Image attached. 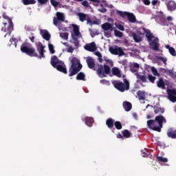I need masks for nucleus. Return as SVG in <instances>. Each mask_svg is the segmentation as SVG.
Listing matches in <instances>:
<instances>
[{
    "label": "nucleus",
    "mask_w": 176,
    "mask_h": 176,
    "mask_svg": "<svg viewBox=\"0 0 176 176\" xmlns=\"http://www.w3.org/2000/svg\"><path fill=\"white\" fill-rule=\"evenodd\" d=\"M36 50L34 47H31V43L28 42H23L21 45V52L22 53H25L27 56H30V57H36L37 58L41 59L45 58L46 56H45V53H46V50H45V45L42 44L41 42L36 43Z\"/></svg>",
    "instance_id": "nucleus-1"
},
{
    "label": "nucleus",
    "mask_w": 176,
    "mask_h": 176,
    "mask_svg": "<svg viewBox=\"0 0 176 176\" xmlns=\"http://www.w3.org/2000/svg\"><path fill=\"white\" fill-rule=\"evenodd\" d=\"M166 120L163 116H157L154 120H149L147 121V126L151 130L160 133L163 128V123H166Z\"/></svg>",
    "instance_id": "nucleus-2"
},
{
    "label": "nucleus",
    "mask_w": 176,
    "mask_h": 176,
    "mask_svg": "<svg viewBox=\"0 0 176 176\" xmlns=\"http://www.w3.org/2000/svg\"><path fill=\"white\" fill-rule=\"evenodd\" d=\"M70 63L72 64L69 69V76H74L80 72V69L83 68V65L80 63V60L76 57H72Z\"/></svg>",
    "instance_id": "nucleus-3"
},
{
    "label": "nucleus",
    "mask_w": 176,
    "mask_h": 176,
    "mask_svg": "<svg viewBox=\"0 0 176 176\" xmlns=\"http://www.w3.org/2000/svg\"><path fill=\"white\" fill-rule=\"evenodd\" d=\"M50 64L54 68H56L57 71H59V72H63V74H67V66H65L64 62L60 60L56 56H53L51 58Z\"/></svg>",
    "instance_id": "nucleus-4"
},
{
    "label": "nucleus",
    "mask_w": 176,
    "mask_h": 176,
    "mask_svg": "<svg viewBox=\"0 0 176 176\" xmlns=\"http://www.w3.org/2000/svg\"><path fill=\"white\" fill-rule=\"evenodd\" d=\"M2 16H3V19L8 21V24H9L6 29V25H8V23L6 22L3 23L4 26H3L1 29V31H2L3 32H7V34L4 35V38H6V36L10 35L12 34L13 30H14V28L13 26V21H12L10 17L6 15L5 12L3 13Z\"/></svg>",
    "instance_id": "nucleus-5"
},
{
    "label": "nucleus",
    "mask_w": 176,
    "mask_h": 176,
    "mask_svg": "<svg viewBox=\"0 0 176 176\" xmlns=\"http://www.w3.org/2000/svg\"><path fill=\"white\" fill-rule=\"evenodd\" d=\"M113 85L115 89H117V90L121 91V93L126 91V90H130V82L129 80H127V79H124V82L116 81L113 83Z\"/></svg>",
    "instance_id": "nucleus-6"
},
{
    "label": "nucleus",
    "mask_w": 176,
    "mask_h": 176,
    "mask_svg": "<svg viewBox=\"0 0 176 176\" xmlns=\"http://www.w3.org/2000/svg\"><path fill=\"white\" fill-rule=\"evenodd\" d=\"M97 74L99 76H101V78H105V76H107L106 75L111 74V67L107 65H104V67L100 65L97 69Z\"/></svg>",
    "instance_id": "nucleus-7"
},
{
    "label": "nucleus",
    "mask_w": 176,
    "mask_h": 176,
    "mask_svg": "<svg viewBox=\"0 0 176 176\" xmlns=\"http://www.w3.org/2000/svg\"><path fill=\"white\" fill-rule=\"evenodd\" d=\"M116 13L117 14H118V16H120V17H122V18H124L126 17V16H127L128 20L129 21H130V23H135V21H137V19H135V15H134V14L133 13L120 11V10H117Z\"/></svg>",
    "instance_id": "nucleus-8"
},
{
    "label": "nucleus",
    "mask_w": 176,
    "mask_h": 176,
    "mask_svg": "<svg viewBox=\"0 0 176 176\" xmlns=\"http://www.w3.org/2000/svg\"><path fill=\"white\" fill-rule=\"evenodd\" d=\"M109 50L110 53L111 54H114V56H119L120 57H122V56H124L125 54L124 51H123V49L120 47H110Z\"/></svg>",
    "instance_id": "nucleus-9"
},
{
    "label": "nucleus",
    "mask_w": 176,
    "mask_h": 176,
    "mask_svg": "<svg viewBox=\"0 0 176 176\" xmlns=\"http://www.w3.org/2000/svg\"><path fill=\"white\" fill-rule=\"evenodd\" d=\"M65 20V16L63 14V12H56V17H54L53 19V24L54 25H58V22L60 21V23L64 22Z\"/></svg>",
    "instance_id": "nucleus-10"
},
{
    "label": "nucleus",
    "mask_w": 176,
    "mask_h": 176,
    "mask_svg": "<svg viewBox=\"0 0 176 176\" xmlns=\"http://www.w3.org/2000/svg\"><path fill=\"white\" fill-rule=\"evenodd\" d=\"M168 98L171 102H176V89H167Z\"/></svg>",
    "instance_id": "nucleus-11"
},
{
    "label": "nucleus",
    "mask_w": 176,
    "mask_h": 176,
    "mask_svg": "<svg viewBox=\"0 0 176 176\" xmlns=\"http://www.w3.org/2000/svg\"><path fill=\"white\" fill-rule=\"evenodd\" d=\"M149 45L155 52L159 51L160 45L159 44V38L157 37H155L153 41L151 40L149 42Z\"/></svg>",
    "instance_id": "nucleus-12"
},
{
    "label": "nucleus",
    "mask_w": 176,
    "mask_h": 176,
    "mask_svg": "<svg viewBox=\"0 0 176 176\" xmlns=\"http://www.w3.org/2000/svg\"><path fill=\"white\" fill-rule=\"evenodd\" d=\"M85 50L87 52H96L97 50V46L96 45V43L92 42L89 44H86L84 47Z\"/></svg>",
    "instance_id": "nucleus-13"
},
{
    "label": "nucleus",
    "mask_w": 176,
    "mask_h": 176,
    "mask_svg": "<svg viewBox=\"0 0 176 176\" xmlns=\"http://www.w3.org/2000/svg\"><path fill=\"white\" fill-rule=\"evenodd\" d=\"M87 64L88 67L90 68V69H94V71H96V63L93 58H91V56H88L87 58Z\"/></svg>",
    "instance_id": "nucleus-14"
},
{
    "label": "nucleus",
    "mask_w": 176,
    "mask_h": 176,
    "mask_svg": "<svg viewBox=\"0 0 176 176\" xmlns=\"http://www.w3.org/2000/svg\"><path fill=\"white\" fill-rule=\"evenodd\" d=\"M40 34L41 36L45 39V41H50V38H52V36L50 35V33L46 30H41Z\"/></svg>",
    "instance_id": "nucleus-15"
},
{
    "label": "nucleus",
    "mask_w": 176,
    "mask_h": 176,
    "mask_svg": "<svg viewBox=\"0 0 176 176\" xmlns=\"http://www.w3.org/2000/svg\"><path fill=\"white\" fill-rule=\"evenodd\" d=\"M167 9L169 12H174L176 10V3L174 1H170L166 4Z\"/></svg>",
    "instance_id": "nucleus-16"
},
{
    "label": "nucleus",
    "mask_w": 176,
    "mask_h": 176,
    "mask_svg": "<svg viewBox=\"0 0 176 176\" xmlns=\"http://www.w3.org/2000/svg\"><path fill=\"white\" fill-rule=\"evenodd\" d=\"M102 28L104 31H113V25L107 22L102 25Z\"/></svg>",
    "instance_id": "nucleus-17"
},
{
    "label": "nucleus",
    "mask_w": 176,
    "mask_h": 176,
    "mask_svg": "<svg viewBox=\"0 0 176 176\" xmlns=\"http://www.w3.org/2000/svg\"><path fill=\"white\" fill-rule=\"evenodd\" d=\"M143 30H144V32L146 34V37L148 39V42H152V39L155 38L153 34H152L150 30H145V28H143Z\"/></svg>",
    "instance_id": "nucleus-18"
},
{
    "label": "nucleus",
    "mask_w": 176,
    "mask_h": 176,
    "mask_svg": "<svg viewBox=\"0 0 176 176\" xmlns=\"http://www.w3.org/2000/svg\"><path fill=\"white\" fill-rule=\"evenodd\" d=\"M77 16L79 20L81 21V23H83V21H87V17H89L87 14L85 13L79 12L77 14Z\"/></svg>",
    "instance_id": "nucleus-19"
},
{
    "label": "nucleus",
    "mask_w": 176,
    "mask_h": 176,
    "mask_svg": "<svg viewBox=\"0 0 176 176\" xmlns=\"http://www.w3.org/2000/svg\"><path fill=\"white\" fill-rule=\"evenodd\" d=\"M122 105L126 112H129V111H131V109L133 108L131 103L128 101L123 102Z\"/></svg>",
    "instance_id": "nucleus-20"
},
{
    "label": "nucleus",
    "mask_w": 176,
    "mask_h": 176,
    "mask_svg": "<svg viewBox=\"0 0 176 176\" xmlns=\"http://www.w3.org/2000/svg\"><path fill=\"white\" fill-rule=\"evenodd\" d=\"M157 87H160V89H166V83L164 82V80H163V78H159L158 81L157 82Z\"/></svg>",
    "instance_id": "nucleus-21"
},
{
    "label": "nucleus",
    "mask_w": 176,
    "mask_h": 176,
    "mask_svg": "<svg viewBox=\"0 0 176 176\" xmlns=\"http://www.w3.org/2000/svg\"><path fill=\"white\" fill-rule=\"evenodd\" d=\"M166 49L168 50V52L170 53V54H171V56H173V57H175L176 56V51L175 49L173 47H170V45H165Z\"/></svg>",
    "instance_id": "nucleus-22"
},
{
    "label": "nucleus",
    "mask_w": 176,
    "mask_h": 176,
    "mask_svg": "<svg viewBox=\"0 0 176 176\" xmlns=\"http://www.w3.org/2000/svg\"><path fill=\"white\" fill-rule=\"evenodd\" d=\"M87 24H89V25H98V24H100V20L96 19L95 21H91V19L90 18V16H87Z\"/></svg>",
    "instance_id": "nucleus-23"
},
{
    "label": "nucleus",
    "mask_w": 176,
    "mask_h": 176,
    "mask_svg": "<svg viewBox=\"0 0 176 176\" xmlns=\"http://www.w3.org/2000/svg\"><path fill=\"white\" fill-rule=\"evenodd\" d=\"M76 79L77 80H86V74L81 72L77 74Z\"/></svg>",
    "instance_id": "nucleus-24"
},
{
    "label": "nucleus",
    "mask_w": 176,
    "mask_h": 176,
    "mask_svg": "<svg viewBox=\"0 0 176 176\" xmlns=\"http://www.w3.org/2000/svg\"><path fill=\"white\" fill-rule=\"evenodd\" d=\"M74 36H79L80 35V32L79 31V26L78 25H72Z\"/></svg>",
    "instance_id": "nucleus-25"
},
{
    "label": "nucleus",
    "mask_w": 176,
    "mask_h": 176,
    "mask_svg": "<svg viewBox=\"0 0 176 176\" xmlns=\"http://www.w3.org/2000/svg\"><path fill=\"white\" fill-rule=\"evenodd\" d=\"M85 123L87 126H88L89 127H91V125L93 124V123H94V119L91 117H87L85 118Z\"/></svg>",
    "instance_id": "nucleus-26"
},
{
    "label": "nucleus",
    "mask_w": 176,
    "mask_h": 176,
    "mask_svg": "<svg viewBox=\"0 0 176 176\" xmlns=\"http://www.w3.org/2000/svg\"><path fill=\"white\" fill-rule=\"evenodd\" d=\"M113 123H114V120L112 118H109L106 121V125L107 126V127L109 129H112L113 127V126L115 124Z\"/></svg>",
    "instance_id": "nucleus-27"
},
{
    "label": "nucleus",
    "mask_w": 176,
    "mask_h": 176,
    "mask_svg": "<svg viewBox=\"0 0 176 176\" xmlns=\"http://www.w3.org/2000/svg\"><path fill=\"white\" fill-rule=\"evenodd\" d=\"M73 41H70L72 43H74V46L76 47H79V40L74 36V34H72Z\"/></svg>",
    "instance_id": "nucleus-28"
},
{
    "label": "nucleus",
    "mask_w": 176,
    "mask_h": 176,
    "mask_svg": "<svg viewBox=\"0 0 176 176\" xmlns=\"http://www.w3.org/2000/svg\"><path fill=\"white\" fill-rule=\"evenodd\" d=\"M168 137L170 138L175 139L176 138V131L169 130L167 132Z\"/></svg>",
    "instance_id": "nucleus-29"
},
{
    "label": "nucleus",
    "mask_w": 176,
    "mask_h": 176,
    "mask_svg": "<svg viewBox=\"0 0 176 176\" xmlns=\"http://www.w3.org/2000/svg\"><path fill=\"white\" fill-rule=\"evenodd\" d=\"M23 5H35L36 1L35 0H22Z\"/></svg>",
    "instance_id": "nucleus-30"
},
{
    "label": "nucleus",
    "mask_w": 176,
    "mask_h": 176,
    "mask_svg": "<svg viewBox=\"0 0 176 176\" xmlns=\"http://www.w3.org/2000/svg\"><path fill=\"white\" fill-rule=\"evenodd\" d=\"M112 74L115 75L116 76L120 77V70L118 67H113L112 69Z\"/></svg>",
    "instance_id": "nucleus-31"
},
{
    "label": "nucleus",
    "mask_w": 176,
    "mask_h": 176,
    "mask_svg": "<svg viewBox=\"0 0 176 176\" xmlns=\"http://www.w3.org/2000/svg\"><path fill=\"white\" fill-rule=\"evenodd\" d=\"M122 135L124 138H130V137H131V133H130L129 130L125 129L122 131Z\"/></svg>",
    "instance_id": "nucleus-32"
},
{
    "label": "nucleus",
    "mask_w": 176,
    "mask_h": 176,
    "mask_svg": "<svg viewBox=\"0 0 176 176\" xmlns=\"http://www.w3.org/2000/svg\"><path fill=\"white\" fill-rule=\"evenodd\" d=\"M137 94L139 97V100H145V92L142 91H138Z\"/></svg>",
    "instance_id": "nucleus-33"
},
{
    "label": "nucleus",
    "mask_w": 176,
    "mask_h": 176,
    "mask_svg": "<svg viewBox=\"0 0 176 176\" xmlns=\"http://www.w3.org/2000/svg\"><path fill=\"white\" fill-rule=\"evenodd\" d=\"M154 109L155 113H164V108L155 107Z\"/></svg>",
    "instance_id": "nucleus-34"
},
{
    "label": "nucleus",
    "mask_w": 176,
    "mask_h": 176,
    "mask_svg": "<svg viewBox=\"0 0 176 176\" xmlns=\"http://www.w3.org/2000/svg\"><path fill=\"white\" fill-rule=\"evenodd\" d=\"M133 40L135 41V42H136L137 43H138V42H141L142 41V38H141V37L135 33L133 34Z\"/></svg>",
    "instance_id": "nucleus-35"
},
{
    "label": "nucleus",
    "mask_w": 176,
    "mask_h": 176,
    "mask_svg": "<svg viewBox=\"0 0 176 176\" xmlns=\"http://www.w3.org/2000/svg\"><path fill=\"white\" fill-rule=\"evenodd\" d=\"M157 162H160L161 163H167V162H168V159H167L166 157H163L162 156H157Z\"/></svg>",
    "instance_id": "nucleus-36"
},
{
    "label": "nucleus",
    "mask_w": 176,
    "mask_h": 176,
    "mask_svg": "<svg viewBox=\"0 0 176 176\" xmlns=\"http://www.w3.org/2000/svg\"><path fill=\"white\" fill-rule=\"evenodd\" d=\"M136 76H137V78L140 79V80L143 82V83L146 82V77L145 76L140 75V74H137Z\"/></svg>",
    "instance_id": "nucleus-37"
},
{
    "label": "nucleus",
    "mask_w": 176,
    "mask_h": 176,
    "mask_svg": "<svg viewBox=\"0 0 176 176\" xmlns=\"http://www.w3.org/2000/svg\"><path fill=\"white\" fill-rule=\"evenodd\" d=\"M68 36H69V34L67 32L60 33V38H62L65 41H68Z\"/></svg>",
    "instance_id": "nucleus-38"
},
{
    "label": "nucleus",
    "mask_w": 176,
    "mask_h": 176,
    "mask_svg": "<svg viewBox=\"0 0 176 176\" xmlns=\"http://www.w3.org/2000/svg\"><path fill=\"white\" fill-rule=\"evenodd\" d=\"M114 126L117 130H122V123L119 121H116L114 122Z\"/></svg>",
    "instance_id": "nucleus-39"
},
{
    "label": "nucleus",
    "mask_w": 176,
    "mask_h": 176,
    "mask_svg": "<svg viewBox=\"0 0 176 176\" xmlns=\"http://www.w3.org/2000/svg\"><path fill=\"white\" fill-rule=\"evenodd\" d=\"M114 34L116 36H118V38H122L123 37V33L118 30H114Z\"/></svg>",
    "instance_id": "nucleus-40"
},
{
    "label": "nucleus",
    "mask_w": 176,
    "mask_h": 176,
    "mask_svg": "<svg viewBox=\"0 0 176 176\" xmlns=\"http://www.w3.org/2000/svg\"><path fill=\"white\" fill-rule=\"evenodd\" d=\"M48 49L51 54H54L56 53V51L54 50V45H53L52 44L48 45Z\"/></svg>",
    "instance_id": "nucleus-41"
},
{
    "label": "nucleus",
    "mask_w": 176,
    "mask_h": 176,
    "mask_svg": "<svg viewBox=\"0 0 176 176\" xmlns=\"http://www.w3.org/2000/svg\"><path fill=\"white\" fill-rule=\"evenodd\" d=\"M156 58L157 60H160L162 61V63H164V64H166V63H167V58H166V57H162V56H157Z\"/></svg>",
    "instance_id": "nucleus-42"
},
{
    "label": "nucleus",
    "mask_w": 176,
    "mask_h": 176,
    "mask_svg": "<svg viewBox=\"0 0 176 176\" xmlns=\"http://www.w3.org/2000/svg\"><path fill=\"white\" fill-rule=\"evenodd\" d=\"M95 54L98 57L100 63H102V55H101V52H95Z\"/></svg>",
    "instance_id": "nucleus-43"
},
{
    "label": "nucleus",
    "mask_w": 176,
    "mask_h": 176,
    "mask_svg": "<svg viewBox=\"0 0 176 176\" xmlns=\"http://www.w3.org/2000/svg\"><path fill=\"white\" fill-rule=\"evenodd\" d=\"M148 80H150V82L151 83H155V80H156V77L155 76H153L152 75H148Z\"/></svg>",
    "instance_id": "nucleus-44"
},
{
    "label": "nucleus",
    "mask_w": 176,
    "mask_h": 176,
    "mask_svg": "<svg viewBox=\"0 0 176 176\" xmlns=\"http://www.w3.org/2000/svg\"><path fill=\"white\" fill-rule=\"evenodd\" d=\"M151 72L155 75V76H159V73L157 72V69L154 67H151Z\"/></svg>",
    "instance_id": "nucleus-45"
},
{
    "label": "nucleus",
    "mask_w": 176,
    "mask_h": 176,
    "mask_svg": "<svg viewBox=\"0 0 176 176\" xmlns=\"http://www.w3.org/2000/svg\"><path fill=\"white\" fill-rule=\"evenodd\" d=\"M116 25L117 28L118 30H120V31H124V27L123 26V25L118 23Z\"/></svg>",
    "instance_id": "nucleus-46"
},
{
    "label": "nucleus",
    "mask_w": 176,
    "mask_h": 176,
    "mask_svg": "<svg viewBox=\"0 0 176 176\" xmlns=\"http://www.w3.org/2000/svg\"><path fill=\"white\" fill-rule=\"evenodd\" d=\"M37 2L39 3V5H46L49 2V0H37Z\"/></svg>",
    "instance_id": "nucleus-47"
},
{
    "label": "nucleus",
    "mask_w": 176,
    "mask_h": 176,
    "mask_svg": "<svg viewBox=\"0 0 176 176\" xmlns=\"http://www.w3.org/2000/svg\"><path fill=\"white\" fill-rule=\"evenodd\" d=\"M51 3L52 6H54L55 8L58 6L60 5V3L58 1H56V0H51Z\"/></svg>",
    "instance_id": "nucleus-48"
},
{
    "label": "nucleus",
    "mask_w": 176,
    "mask_h": 176,
    "mask_svg": "<svg viewBox=\"0 0 176 176\" xmlns=\"http://www.w3.org/2000/svg\"><path fill=\"white\" fill-rule=\"evenodd\" d=\"M30 35L31 36H29V39L30 40L32 43H34V42H35V37L34 36V33H31Z\"/></svg>",
    "instance_id": "nucleus-49"
},
{
    "label": "nucleus",
    "mask_w": 176,
    "mask_h": 176,
    "mask_svg": "<svg viewBox=\"0 0 176 176\" xmlns=\"http://www.w3.org/2000/svg\"><path fill=\"white\" fill-rule=\"evenodd\" d=\"M81 3H82V6H85V8H89L90 6V5L89 4V2H87V1H86V0L82 1Z\"/></svg>",
    "instance_id": "nucleus-50"
},
{
    "label": "nucleus",
    "mask_w": 176,
    "mask_h": 176,
    "mask_svg": "<svg viewBox=\"0 0 176 176\" xmlns=\"http://www.w3.org/2000/svg\"><path fill=\"white\" fill-rule=\"evenodd\" d=\"M161 22L162 23L163 25H168V23L166 19H162Z\"/></svg>",
    "instance_id": "nucleus-51"
},
{
    "label": "nucleus",
    "mask_w": 176,
    "mask_h": 176,
    "mask_svg": "<svg viewBox=\"0 0 176 176\" xmlns=\"http://www.w3.org/2000/svg\"><path fill=\"white\" fill-rule=\"evenodd\" d=\"M100 83H102V85H109V81L103 79L100 80Z\"/></svg>",
    "instance_id": "nucleus-52"
},
{
    "label": "nucleus",
    "mask_w": 176,
    "mask_h": 176,
    "mask_svg": "<svg viewBox=\"0 0 176 176\" xmlns=\"http://www.w3.org/2000/svg\"><path fill=\"white\" fill-rule=\"evenodd\" d=\"M107 8H102V9H98V11L100 12V13H107Z\"/></svg>",
    "instance_id": "nucleus-53"
},
{
    "label": "nucleus",
    "mask_w": 176,
    "mask_h": 176,
    "mask_svg": "<svg viewBox=\"0 0 176 176\" xmlns=\"http://www.w3.org/2000/svg\"><path fill=\"white\" fill-rule=\"evenodd\" d=\"M143 3L148 6L151 5V1H149V0H143Z\"/></svg>",
    "instance_id": "nucleus-54"
},
{
    "label": "nucleus",
    "mask_w": 176,
    "mask_h": 176,
    "mask_svg": "<svg viewBox=\"0 0 176 176\" xmlns=\"http://www.w3.org/2000/svg\"><path fill=\"white\" fill-rule=\"evenodd\" d=\"M74 50H75L72 47H69L67 49L68 53H74Z\"/></svg>",
    "instance_id": "nucleus-55"
},
{
    "label": "nucleus",
    "mask_w": 176,
    "mask_h": 176,
    "mask_svg": "<svg viewBox=\"0 0 176 176\" xmlns=\"http://www.w3.org/2000/svg\"><path fill=\"white\" fill-rule=\"evenodd\" d=\"M10 42H11V43H12V42H14L15 43V46L17 45V44H16V38H14L13 37L10 39Z\"/></svg>",
    "instance_id": "nucleus-56"
},
{
    "label": "nucleus",
    "mask_w": 176,
    "mask_h": 176,
    "mask_svg": "<svg viewBox=\"0 0 176 176\" xmlns=\"http://www.w3.org/2000/svg\"><path fill=\"white\" fill-rule=\"evenodd\" d=\"M157 2H159V0H153L152 1V6H155V5H157Z\"/></svg>",
    "instance_id": "nucleus-57"
},
{
    "label": "nucleus",
    "mask_w": 176,
    "mask_h": 176,
    "mask_svg": "<svg viewBox=\"0 0 176 176\" xmlns=\"http://www.w3.org/2000/svg\"><path fill=\"white\" fill-rule=\"evenodd\" d=\"M91 2H94V3H96L97 5L100 3V0H89Z\"/></svg>",
    "instance_id": "nucleus-58"
},
{
    "label": "nucleus",
    "mask_w": 176,
    "mask_h": 176,
    "mask_svg": "<svg viewBox=\"0 0 176 176\" xmlns=\"http://www.w3.org/2000/svg\"><path fill=\"white\" fill-rule=\"evenodd\" d=\"M133 68H140V65L138 63H134Z\"/></svg>",
    "instance_id": "nucleus-59"
},
{
    "label": "nucleus",
    "mask_w": 176,
    "mask_h": 176,
    "mask_svg": "<svg viewBox=\"0 0 176 176\" xmlns=\"http://www.w3.org/2000/svg\"><path fill=\"white\" fill-rule=\"evenodd\" d=\"M134 68L135 67H131V72H137V69H135Z\"/></svg>",
    "instance_id": "nucleus-60"
},
{
    "label": "nucleus",
    "mask_w": 176,
    "mask_h": 176,
    "mask_svg": "<svg viewBox=\"0 0 176 176\" xmlns=\"http://www.w3.org/2000/svg\"><path fill=\"white\" fill-rule=\"evenodd\" d=\"M117 138H123V135H122V134L119 133L117 135Z\"/></svg>",
    "instance_id": "nucleus-61"
},
{
    "label": "nucleus",
    "mask_w": 176,
    "mask_h": 176,
    "mask_svg": "<svg viewBox=\"0 0 176 176\" xmlns=\"http://www.w3.org/2000/svg\"><path fill=\"white\" fill-rule=\"evenodd\" d=\"M167 20H168V21H173V17H171V16H168V17H167Z\"/></svg>",
    "instance_id": "nucleus-62"
},
{
    "label": "nucleus",
    "mask_w": 176,
    "mask_h": 176,
    "mask_svg": "<svg viewBox=\"0 0 176 176\" xmlns=\"http://www.w3.org/2000/svg\"><path fill=\"white\" fill-rule=\"evenodd\" d=\"M147 119H151V116L150 115L147 116Z\"/></svg>",
    "instance_id": "nucleus-63"
},
{
    "label": "nucleus",
    "mask_w": 176,
    "mask_h": 176,
    "mask_svg": "<svg viewBox=\"0 0 176 176\" xmlns=\"http://www.w3.org/2000/svg\"><path fill=\"white\" fill-rule=\"evenodd\" d=\"M133 116H134V118H137V114L136 113H133Z\"/></svg>",
    "instance_id": "nucleus-64"
}]
</instances>
